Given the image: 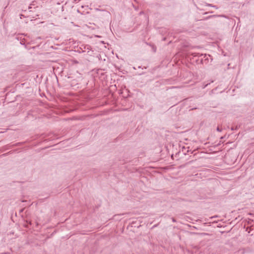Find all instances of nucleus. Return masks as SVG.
<instances>
[{
  "instance_id": "obj_4",
  "label": "nucleus",
  "mask_w": 254,
  "mask_h": 254,
  "mask_svg": "<svg viewBox=\"0 0 254 254\" xmlns=\"http://www.w3.org/2000/svg\"><path fill=\"white\" fill-rule=\"evenodd\" d=\"M8 254L7 253H1V254Z\"/></svg>"
},
{
  "instance_id": "obj_5",
  "label": "nucleus",
  "mask_w": 254,
  "mask_h": 254,
  "mask_svg": "<svg viewBox=\"0 0 254 254\" xmlns=\"http://www.w3.org/2000/svg\"><path fill=\"white\" fill-rule=\"evenodd\" d=\"M221 139H224V137H223V136H222V137H221Z\"/></svg>"
},
{
  "instance_id": "obj_1",
  "label": "nucleus",
  "mask_w": 254,
  "mask_h": 254,
  "mask_svg": "<svg viewBox=\"0 0 254 254\" xmlns=\"http://www.w3.org/2000/svg\"><path fill=\"white\" fill-rule=\"evenodd\" d=\"M222 128H220V127H217V130L218 131H220H220H222Z\"/></svg>"
},
{
  "instance_id": "obj_3",
  "label": "nucleus",
  "mask_w": 254,
  "mask_h": 254,
  "mask_svg": "<svg viewBox=\"0 0 254 254\" xmlns=\"http://www.w3.org/2000/svg\"><path fill=\"white\" fill-rule=\"evenodd\" d=\"M192 55L194 57L196 56V55L195 54H192Z\"/></svg>"
},
{
  "instance_id": "obj_2",
  "label": "nucleus",
  "mask_w": 254,
  "mask_h": 254,
  "mask_svg": "<svg viewBox=\"0 0 254 254\" xmlns=\"http://www.w3.org/2000/svg\"><path fill=\"white\" fill-rule=\"evenodd\" d=\"M172 221L174 222H176V220L174 218H172Z\"/></svg>"
}]
</instances>
